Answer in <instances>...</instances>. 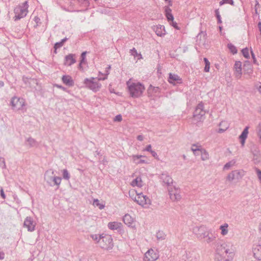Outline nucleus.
I'll return each instance as SVG.
<instances>
[{
  "label": "nucleus",
  "mask_w": 261,
  "mask_h": 261,
  "mask_svg": "<svg viewBox=\"0 0 261 261\" xmlns=\"http://www.w3.org/2000/svg\"><path fill=\"white\" fill-rule=\"evenodd\" d=\"M219 126L221 127L220 128L218 133H224L225 130H226L229 127V124L226 121H222L219 123Z\"/></svg>",
  "instance_id": "obj_27"
},
{
  "label": "nucleus",
  "mask_w": 261,
  "mask_h": 261,
  "mask_svg": "<svg viewBox=\"0 0 261 261\" xmlns=\"http://www.w3.org/2000/svg\"><path fill=\"white\" fill-rule=\"evenodd\" d=\"M216 234L213 233L212 232L211 234H208L207 237L204 238L205 242L209 245H211V244H212L215 246V243L217 242V240H216Z\"/></svg>",
  "instance_id": "obj_26"
},
{
  "label": "nucleus",
  "mask_w": 261,
  "mask_h": 261,
  "mask_svg": "<svg viewBox=\"0 0 261 261\" xmlns=\"http://www.w3.org/2000/svg\"><path fill=\"white\" fill-rule=\"evenodd\" d=\"M28 144L29 145L30 147H36L38 145V143L37 141L32 138H29L27 140Z\"/></svg>",
  "instance_id": "obj_32"
},
{
  "label": "nucleus",
  "mask_w": 261,
  "mask_h": 261,
  "mask_svg": "<svg viewBox=\"0 0 261 261\" xmlns=\"http://www.w3.org/2000/svg\"><path fill=\"white\" fill-rule=\"evenodd\" d=\"M67 39H68L67 38H65L62 39L61 41L56 43L54 45V48L55 50L58 48L61 47L63 45L64 43L67 40Z\"/></svg>",
  "instance_id": "obj_34"
},
{
  "label": "nucleus",
  "mask_w": 261,
  "mask_h": 261,
  "mask_svg": "<svg viewBox=\"0 0 261 261\" xmlns=\"http://www.w3.org/2000/svg\"><path fill=\"white\" fill-rule=\"evenodd\" d=\"M28 2L25 1L19 7V12H17V20L26 16L28 13Z\"/></svg>",
  "instance_id": "obj_10"
},
{
  "label": "nucleus",
  "mask_w": 261,
  "mask_h": 261,
  "mask_svg": "<svg viewBox=\"0 0 261 261\" xmlns=\"http://www.w3.org/2000/svg\"><path fill=\"white\" fill-rule=\"evenodd\" d=\"M251 56H252V58L253 59V63L254 64H256V58H255V55L253 53V51L252 50V49H251Z\"/></svg>",
  "instance_id": "obj_58"
},
{
  "label": "nucleus",
  "mask_w": 261,
  "mask_h": 261,
  "mask_svg": "<svg viewBox=\"0 0 261 261\" xmlns=\"http://www.w3.org/2000/svg\"><path fill=\"white\" fill-rule=\"evenodd\" d=\"M111 67L110 65H109L106 68V71H105V74L104 75L103 77H100V76H99L98 77V80H105L106 79H107L108 78V74H109V71L111 69Z\"/></svg>",
  "instance_id": "obj_39"
},
{
  "label": "nucleus",
  "mask_w": 261,
  "mask_h": 261,
  "mask_svg": "<svg viewBox=\"0 0 261 261\" xmlns=\"http://www.w3.org/2000/svg\"><path fill=\"white\" fill-rule=\"evenodd\" d=\"M236 163V161L234 160H232L229 162L227 163L223 167L224 170H228L231 167L233 166Z\"/></svg>",
  "instance_id": "obj_41"
},
{
  "label": "nucleus",
  "mask_w": 261,
  "mask_h": 261,
  "mask_svg": "<svg viewBox=\"0 0 261 261\" xmlns=\"http://www.w3.org/2000/svg\"><path fill=\"white\" fill-rule=\"evenodd\" d=\"M86 54H87V51H84L82 53L81 56V60L80 61H81V63H85Z\"/></svg>",
  "instance_id": "obj_50"
},
{
  "label": "nucleus",
  "mask_w": 261,
  "mask_h": 261,
  "mask_svg": "<svg viewBox=\"0 0 261 261\" xmlns=\"http://www.w3.org/2000/svg\"><path fill=\"white\" fill-rule=\"evenodd\" d=\"M143 156L142 155H132V160L133 162L136 164L146 163V162L144 160H140V159Z\"/></svg>",
  "instance_id": "obj_28"
},
{
  "label": "nucleus",
  "mask_w": 261,
  "mask_h": 261,
  "mask_svg": "<svg viewBox=\"0 0 261 261\" xmlns=\"http://www.w3.org/2000/svg\"><path fill=\"white\" fill-rule=\"evenodd\" d=\"M159 257L156 250L150 249L145 253L143 261H155Z\"/></svg>",
  "instance_id": "obj_8"
},
{
  "label": "nucleus",
  "mask_w": 261,
  "mask_h": 261,
  "mask_svg": "<svg viewBox=\"0 0 261 261\" xmlns=\"http://www.w3.org/2000/svg\"><path fill=\"white\" fill-rule=\"evenodd\" d=\"M228 48L230 51L233 54H235L237 53V49L236 47L231 43L228 44Z\"/></svg>",
  "instance_id": "obj_46"
},
{
  "label": "nucleus",
  "mask_w": 261,
  "mask_h": 261,
  "mask_svg": "<svg viewBox=\"0 0 261 261\" xmlns=\"http://www.w3.org/2000/svg\"><path fill=\"white\" fill-rule=\"evenodd\" d=\"M131 185L133 187L137 186L138 187H141L142 186V180L140 177H137L134 179L132 182Z\"/></svg>",
  "instance_id": "obj_30"
},
{
  "label": "nucleus",
  "mask_w": 261,
  "mask_h": 261,
  "mask_svg": "<svg viewBox=\"0 0 261 261\" xmlns=\"http://www.w3.org/2000/svg\"><path fill=\"white\" fill-rule=\"evenodd\" d=\"M166 235L162 231H159L156 232V237L158 240L162 241L165 239Z\"/></svg>",
  "instance_id": "obj_38"
},
{
  "label": "nucleus",
  "mask_w": 261,
  "mask_h": 261,
  "mask_svg": "<svg viewBox=\"0 0 261 261\" xmlns=\"http://www.w3.org/2000/svg\"><path fill=\"white\" fill-rule=\"evenodd\" d=\"M122 116L119 114V115H117L116 116H115V117L114 119V120L115 121L120 122L122 120Z\"/></svg>",
  "instance_id": "obj_52"
},
{
  "label": "nucleus",
  "mask_w": 261,
  "mask_h": 261,
  "mask_svg": "<svg viewBox=\"0 0 261 261\" xmlns=\"http://www.w3.org/2000/svg\"><path fill=\"white\" fill-rule=\"evenodd\" d=\"M144 137L142 135H139L137 136V139L140 141L143 140Z\"/></svg>",
  "instance_id": "obj_63"
},
{
  "label": "nucleus",
  "mask_w": 261,
  "mask_h": 261,
  "mask_svg": "<svg viewBox=\"0 0 261 261\" xmlns=\"http://www.w3.org/2000/svg\"><path fill=\"white\" fill-rule=\"evenodd\" d=\"M234 68L235 69V75L237 78H240L242 72V63L240 61H236Z\"/></svg>",
  "instance_id": "obj_21"
},
{
  "label": "nucleus",
  "mask_w": 261,
  "mask_h": 261,
  "mask_svg": "<svg viewBox=\"0 0 261 261\" xmlns=\"http://www.w3.org/2000/svg\"><path fill=\"white\" fill-rule=\"evenodd\" d=\"M145 150L147 151H148V152H151L152 150L151 149V145H148Z\"/></svg>",
  "instance_id": "obj_60"
},
{
  "label": "nucleus",
  "mask_w": 261,
  "mask_h": 261,
  "mask_svg": "<svg viewBox=\"0 0 261 261\" xmlns=\"http://www.w3.org/2000/svg\"><path fill=\"white\" fill-rule=\"evenodd\" d=\"M165 15L168 21L174 20V17L172 13L166 14Z\"/></svg>",
  "instance_id": "obj_51"
},
{
  "label": "nucleus",
  "mask_w": 261,
  "mask_h": 261,
  "mask_svg": "<svg viewBox=\"0 0 261 261\" xmlns=\"http://www.w3.org/2000/svg\"><path fill=\"white\" fill-rule=\"evenodd\" d=\"M252 251L254 257L258 260H261V246L260 245H254Z\"/></svg>",
  "instance_id": "obj_20"
},
{
  "label": "nucleus",
  "mask_w": 261,
  "mask_h": 261,
  "mask_svg": "<svg viewBox=\"0 0 261 261\" xmlns=\"http://www.w3.org/2000/svg\"><path fill=\"white\" fill-rule=\"evenodd\" d=\"M62 173H63V178L64 179L68 180L70 177V174H69L68 170L66 169H63L62 170Z\"/></svg>",
  "instance_id": "obj_42"
},
{
  "label": "nucleus",
  "mask_w": 261,
  "mask_h": 261,
  "mask_svg": "<svg viewBox=\"0 0 261 261\" xmlns=\"http://www.w3.org/2000/svg\"><path fill=\"white\" fill-rule=\"evenodd\" d=\"M103 234L101 235L96 234H91L90 237L93 240L95 241L96 243H98L99 244V241L102 239V236H103Z\"/></svg>",
  "instance_id": "obj_36"
},
{
  "label": "nucleus",
  "mask_w": 261,
  "mask_h": 261,
  "mask_svg": "<svg viewBox=\"0 0 261 261\" xmlns=\"http://www.w3.org/2000/svg\"><path fill=\"white\" fill-rule=\"evenodd\" d=\"M16 98V96H14L12 99H11V102H10V105L13 107H15V104L14 103V100Z\"/></svg>",
  "instance_id": "obj_57"
},
{
  "label": "nucleus",
  "mask_w": 261,
  "mask_h": 261,
  "mask_svg": "<svg viewBox=\"0 0 261 261\" xmlns=\"http://www.w3.org/2000/svg\"><path fill=\"white\" fill-rule=\"evenodd\" d=\"M201 146L196 144H193L191 147V150L194 154H196V152L200 151L202 150Z\"/></svg>",
  "instance_id": "obj_40"
},
{
  "label": "nucleus",
  "mask_w": 261,
  "mask_h": 261,
  "mask_svg": "<svg viewBox=\"0 0 261 261\" xmlns=\"http://www.w3.org/2000/svg\"><path fill=\"white\" fill-rule=\"evenodd\" d=\"M130 53L132 55L134 56L137 54V50L135 48H133L132 49H130Z\"/></svg>",
  "instance_id": "obj_59"
},
{
  "label": "nucleus",
  "mask_w": 261,
  "mask_h": 261,
  "mask_svg": "<svg viewBox=\"0 0 261 261\" xmlns=\"http://www.w3.org/2000/svg\"><path fill=\"white\" fill-rule=\"evenodd\" d=\"M98 77L86 78L84 80V84L86 87L92 90L94 92H97L99 90L101 85L99 83Z\"/></svg>",
  "instance_id": "obj_4"
},
{
  "label": "nucleus",
  "mask_w": 261,
  "mask_h": 261,
  "mask_svg": "<svg viewBox=\"0 0 261 261\" xmlns=\"http://www.w3.org/2000/svg\"><path fill=\"white\" fill-rule=\"evenodd\" d=\"M242 52L243 56L245 58H246V59L249 58L250 56H249V49L248 48L246 47V48L243 49L242 50Z\"/></svg>",
  "instance_id": "obj_47"
},
{
  "label": "nucleus",
  "mask_w": 261,
  "mask_h": 261,
  "mask_svg": "<svg viewBox=\"0 0 261 261\" xmlns=\"http://www.w3.org/2000/svg\"><path fill=\"white\" fill-rule=\"evenodd\" d=\"M136 192V195L134 198V200L139 205L144 206L145 205L150 204V199L146 195L143 194L142 192Z\"/></svg>",
  "instance_id": "obj_7"
},
{
  "label": "nucleus",
  "mask_w": 261,
  "mask_h": 261,
  "mask_svg": "<svg viewBox=\"0 0 261 261\" xmlns=\"http://www.w3.org/2000/svg\"><path fill=\"white\" fill-rule=\"evenodd\" d=\"M198 255L194 252H189L186 253V261H198Z\"/></svg>",
  "instance_id": "obj_23"
},
{
  "label": "nucleus",
  "mask_w": 261,
  "mask_h": 261,
  "mask_svg": "<svg viewBox=\"0 0 261 261\" xmlns=\"http://www.w3.org/2000/svg\"><path fill=\"white\" fill-rule=\"evenodd\" d=\"M93 204L94 206H98L100 210L103 209L105 207L103 204L100 203L99 201L97 199L94 200Z\"/></svg>",
  "instance_id": "obj_44"
},
{
  "label": "nucleus",
  "mask_w": 261,
  "mask_h": 261,
  "mask_svg": "<svg viewBox=\"0 0 261 261\" xmlns=\"http://www.w3.org/2000/svg\"><path fill=\"white\" fill-rule=\"evenodd\" d=\"M5 257V254L0 251V259H2L4 258Z\"/></svg>",
  "instance_id": "obj_64"
},
{
  "label": "nucleus",
  "mask_w": 261,
  "mask_h": 261,
  "mask_svg": "<svg viewBox=\"0 0 261 261\" xmlns=\"http://www.w3.org/2000/svg\"><path fill=\"white\" fill-rule=\"evenodd\" d=\"M214 248L216 252V258L219 261H229L232 259L234 253L231 245L223 240H218L215 243Z\"/></svg>",
  "instance_id": "obj_1"
},
{
  "label": "nucleus",
  "mask_w": 261,
  "mask_h": 261,
  "mask_svg": "<svg viewBox=\"0 0 261 261\" xmlns=\"http://www.w3.org/2000/svg\"><path fill=\"white\" fill-rule=\"evenodd\" d=\"M228 225L227 223H225L223 225L220 226V229L221 231V233L222 236H225L228 233Z\"/></svg>",
  "instance_id": "obj_31"
},
{
  "label": "nucleus",
  "mask_w": 261,
  "mask_h": 261,
  "mask_svg": "<svg viewBox=\"0 0 261 261\" xmlns=\"http://www.w3.org/2000/svg\"><path fill=\"white\" fill-rule=\"evenodd\" d=\"M152 29L158 36L162 37L164 36L166 34L165 27L163 25H154L152 27Z\"/></svg>",
  "instance_id": "obj_17"
},
{
  "label": "nucleus",
  "mask_w": 261,
  "mask_h": 261,
  "mask_svg": "<svg viewBox=\"0 0 261 261\" xmlns=\"http://www.w3.org/2000/svg\"><path fill=\"white\" fill-rule=\"evenodd\" d=\"M62 80L63 83L67 86L72 87L74 85V82L70 75H63Z\"/></svg>",
  "instance_id": "obj_24"
},
{
  "label": "nucleus",
  "mask_w": 261,
  "mask_h": 261,
  "mask_svg": "<svg viewBox=\"0 0 261 261\" xmlns=\"http://www.w3.org/2000/svg\"><path fill=\"white\" fill-rule=\"evenodd\" d=\"M248 129H249L248 126H247L245 127V128L244 129L243 131L242 132V134L239 136L240 139H246V138L247 137V135L248 134Z\"/></svg>",
  "instance_id": "obj_35"
},
{
  "label": "nucleus",
  "mask_w": 261,
  "mask_h": 261,
  "mask_svg": "<svg viewBox=\"0 0 261 261\" xmlns=\"http://www.w3.org/2000/svg\"><path fill=\"white\" fill-rule=\"evenodd\" d=\"M160 179L164 185L170 186L173 183V179L167 172H164L160 175Z\"/></svg>",
  "instance_id": "obj_16"
},
{
  "label": "nucleus",
  "mask_w": 261,
  "mask_h": 261,
  "mask_svg": "<svg viewBox=\"0 0 261 261\" xmlns=\"http://www.w3.org/2000/svg\"><path fill=\"white\" fill-rule=\"evenodd\" d=\"M168 81L172 84H180L182 83V79L178 75L170 73L169 74Z\"/></svg>",
  "instance_id": "obj_18"
},
{
  "label": "nucleus",
  "mask_w": 261,
  "mask_h": 261,
  "mask_svg": "<svg viewBox=\"0 0 261 261\" xmlns=\"http://www.w3.org/2000/svg\"><path fill=\"white\" fill-rule=\"evenodd\" d=\"M74 55L73 54H69L68 55L65 56L64 65L67 66H71L75 63L76 60L74 59Z\"/></svg>",
  "instance_id": "obj_22"
},
{
  "label": "nucleus",
  "mask_w": 261,
  "mask_h": 261,
  "mask_svg": "<svg viewBox=\"0 0 261 261\" xmlns=\"http://www.w3.org/2000/svg\"><path fill=\"white\" fill-rule=\"evenodd\" d=\"M225 4H229L232 6L234 5V2L233 0H225Z\"/></svg>",
  "instance_id": "obj_62"
},
{
  "label": "nucleus",
  "mask_w": 261,
  "mask_h": 261,
  "mask_svg": "<svg viewBox=\"0 0 261 261\" xmlns=\"http://www.w3.org/2000/svg\"><path fill=\"white\" fill-rule=\"evenodd\" d=\"M193 232L196 235L197 237L199 239H204L207 237L208 234H211L212 230L204 225L196 226L193 228Z\"/></svg>",
  "instance_id": "obj_5"
},
{
  "label": "nucleus",
  "mask_w": 261,
  "mask_h": 261,
  "mask_svg": "<svg viewBox=\"0 0 261 261\" xmlns=\"http://www.w3.org/2000/svg\"><path fill=\"white\" fill-rule=\"evenodd\" d=\"M0 167H1L3 169H4L6 168V164L5 160L3 158L0 156Z\"/></svg>",
  "instance_id": "obj_49"
},
{
  "label": "nucleus",
  "mask_w": 261,
  "mask_h": 261,
  "mask_svg": "<svg viewBox=\"0 0 261 261\" xmlns=\"http://www.w3.org/2000/svg\"><path fill=\"white\" fill-rule=\"evenodd\" d=\"M205 114V112L203 110V104L201 102L197 106L193 113V117L197 119H200Z\"/></svg>",
  "instance_id": "obj_12"
},
{
  "label": "nucleus",
  "mask_w": 261,
  "mask_h": 261,
  "mask_svg": "<svg viewBox=\"0 0 261 261\" xmlns=\"http://www.w3.org/2000/svg\"><path fill=\"white\" fill-rule=\"evenodd\" d=\"M22 81L25 84V87L36 88V86L38 84L37 80L33 78H28L27 77L23 76Z\"/></svg>",
  "instance_id": "obj_15"
},
{
  "label": "nucleus",
  "mask_w": 261,
  "mask_h": 261,
  "mask_svg": "<svg viewBox=\"0 0 261 261\" xmlns=\"http://www.w3.org/2000/svg\"><path fill=\"white\" fill-rule=\"evenodd\" d=\"M127 85L130 95L133 97H140L145 90L144 86L140 83H131L130 81H128Z\"/></svg>",
  "instance_id": "obj_2"
},
{
  "label": "nucleus",
  "mask_w": 261,
  "mask_h": 261,
  "mask_svg": "<svg viewBox=\"0 0 261 261\" xmlns=\"http://www.w3.org/2000/svg\"><path fill=\"white\" fill-rule=\"evenodd\" d=\"M168 192L170 198L173 201H179L181 199L180 190L178 188H170L168 189Z\"/></svg>",
  "instance_id": "obj_11"
},
{
  "label": "nucleus",
  "mask_w": 261,
  "mask_h": 261,
  "mask_svg": "<svg viewBox=\"0 0 261 261\" xmlns=\"http://www.w3.org/2000/svg\"><path fill=\"white\" fill-rule=\"evenodd\" d=\"M23 226L28 229L29 231H33L35 230L36 223L32 218L27 217L23 223Z\"/></svg>",
  "instance_id": "obj_14"
},
{
  "label": "nucleus",
  "mask_w": 261,
  "mask_h": 261,
  "mask_svg": "<svg viewBox=\"0 0 261 261\" xmlns=\"http://www.w3.org/2000/svg\"><path fill=\"white\" fill-rule=\"evenodd\" d=\"M170 24H171L176 29L179 30V28L177 26V23L174 22L173 20L171 21Z\"/></svg>",
  "instance_id": "obj_55"
},
{
  "label": "nucleus",
  "mask_w": 261,
  "mask_h": 261,
  "mask_svg": "<svg viewBox=\"0 0 261 261\" xmlns=\"http://www.w3.org/2000/svg\"><path fill=\"white\" fill-rule=\"evenodd\" d=\"M0 194H1V196L3 198V199L6 198V195L5 194L4 190L2 188H1Z\"/></svg>",
  "instance_id": "obj_56"
},
{
  "label": "nucleus",
  "mask_w": 261,
  "mask_h": 261,
  "mask_svg": "<svg viewBox=\"0 0 261 261\" xmlns=\"http://www.w3.org/2000/svg\"><path fill=\"white\" fill-rule=\"evenodd\" d=\"M122 224L120 222H111L108 224V227L111 230H119L121 228Z\"/></svg>",
  "instance_id": "obj_25"
},
{
  "label": "nucleus",
  "mask_w": 261,
  "mask_h": 261,
  "mask_svg": "<svg viewBox=\"0 0 261 261\" xmlns=\"http://www.w3.org/2000/svg\"><path fill=\"white\" fill-rule=\"evenodd\" d=\"M215 12L216 16L218 20V23H221L222 21H221V16L219 14V10L218 9L216 10Z\"/></svg>",
  "instance_id": "obj_48"
},
{
  "label": "nucleus",
  "mask_w": 261,
  "mask_h": 261,
  "mask_svg": "<svg viewBox=\"0 0 261 261\" xmlns=\"http://www.w3.org/2000/svg\"><path fill=\"white\" fill-rule=\"evenodd\" d=\"M20 105L21 107V110L23 112L26 111V108L25 105V101L23 98H18L17 99V107L18 105Z\"/></svg>",
  "instance_id": "obj_33"
},
{
  "label": "nucleus",
  "mask_w": 261,
  "mask_h": 261,
  "mask_svg": "<svg viewBox=\"0 0 261 261\" xmlns=\"http://www.w3.org/2000/svg\"><path fill=\"white\" fill-rule=\"evenodd\" d=\"M150 153L151 154V155L154 157L155 158V159H157L158 156V154L157 153H156L155 151H154V150H152L151 152H150Z\"/></svg>",
  "instance_id": "obj_61"
},
{
  "label": "nucleus",
  "mask_w": 261,
  "mask_h": 261,
  "mask_svg": "<svg viewBox=\"0 0 261 261\" xmlns=\"http://www.w3.org/2000/svg\"><path fill=\"white\" fill-rule=\"evenodd\" d=\"M159 88L158 87H153L152 85H150L148 90L147 93L148 96H152L153 93H157L159 92Z\"/></svg>",
  "instance_id": "obj_29"
},
{
  "label": "nucleus",
  "mask_w": 261,
  "mask_h": 261,
  "mask_svg": "<svg viewBox=\"0 0 261 261\" xmlns=\"http://www.w3.org/2000/svg\"><path fill=\"white\" fill-rule=\"evenodd\" d=\"M200 152L201 153V159L202 161H205L208 159V153L205 149H202Z\"/></svg>",
  "instance_id": "obj_37"
},
{
  "label": "nucleus",
  "mask_w": 261,
  "mask_h": 261,
  "mask_svg": "<svg viewBox=\"0 0 261 261\" xmlns=\"http://www.w3.org/2000/svg\"><path fill=\"white\" fill-rule=\"evenodd\" d=\"M164 9H165V14H169V13H171V9L169 7V6H165L164 7Z\"/></svg>",
  "instance_id": "obj_53"
},
{
  "label": "nucleus",
  "mask_w": 261,
  "mask_h": 261,
  "mask_svg": "<svg viewBox=\"0 0 261 261\" xmlns=\"http://www.w3.org/2000/svg\"><path fill=\"white\" fill-rule=\"evenodd\" d=\"M255 170H256V173L257 174V176L260 180V182L261 184V171L257 168H256Z\"/></svg>",
  "instance_id": "obj_54"
},
{
  "label": "nucleus",
  "mask_w": 261,
  "mask_h": 261,
  "mask_svg": "<svg viewBox=\"0 0 261 261\" xmlns=\"http://www.w3.org/2000/svg\"><path fill=\"white\" fill-rule=\"evenodd\" d=\"M243 176V172L239 170L231 171L227 176V180L232 181L233 180H239Z\"/></svg>",
  "instance_id": "obj_13"
},
{
  "label": "nucleus",
  "mask_w": 261,
  "mask_h": 261,
  "mask_svg": "<svg viewBox=\"0 0 261 261\" xmlns=\"http://www.w3.org/2000/svg\"><path fill=\"white\" fill-rule=\"evenodd\" d=\"M250 149L254 156L253 160L255 163L259 162L260 160V154L258 146L252 143L250 144Z\"/></svg>",
  "instance_id": "obj_9"
},
{
  "label": "nucleus",
  "mask_w": 261,
  "mask_h": 261,
  "mask_svg": "<svg viewBox=\"0 0 261 261\" xmlns=\"http://www.w3.org/2000/svg\"><path fill=\"white\" fill-rule=\"evenodd\" d=\"M123 222L127 225L128 227H130L135 229V225H133L134 220L133 218L128 214H125L123 218Z\"/></svg>",
  "instance_id": "obj_19"
},
{
  "label": "nucleus",
  "mask_w": 261,
  "mask_h": 261,
  "mask_svg": "<svg viewBox=\"0 0 261 261\" xmlns=\"http://www.w3.org/2000/svg\"><path fill=\"white\" fill-rule=\"evenodd\" d=\"M44 179L47 183L51 186L54 185L59 186L61 182L60 177L56 176L54 174V171L51 170L46 171L44 174Z\"/></svg>",
  "instance_id": "obj_3"
},
{
  "label": "nucleus",
  "mask_w": 261,
  "mask_h": 261,
  "mask_svg": "<svg viewBox=\"0 0 261 261\" xmlns=\"http://www.w3.org/2000/svg\"><path fill=\"white\" fill-rule=\"evenodd\" d=\"M204 61L205 63L204 71L205 72H208L210 68V63L208 61V59L206 58H204Z\"/></svg>",
  "instance_id": "obj_43"
},
{
  "label": "nucleus",
  "mask_w": 261,
  "mask_h": 261,
  "mask_svg": "<svg viewBox=\"0 0 261 261\" xmlns=\"http://www.w3.org/2000/svg\"><path fill=\"white\" fill-rule=\"evenodd\" d=\"M99 246L104 249L109 250L112 249L113 246V239L111 236L103 234L101 240L99 241Z\"/></svg>",
  "instance_id": "obj_6"
},
{
  "label": "nucleus",
  "mask_w": 261,
  "mask_h": 261,
  "mask_svg": "<svg viewBox=\"0 0 261 261\" xmlns=\"http://www.w3.org/2000/svg\"><path fill=\"white\" fill-rule=\"evenodd\" d=\"M256 132L258 137L259 139V141L261 143V122L259 123L256 127Z\"/></svg>",
  "instance_id": "obj_45"
}]
</instances>
